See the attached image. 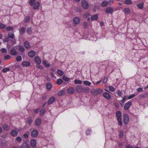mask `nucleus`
<instances>
[{
	"mask_svg": "<svg viewBox=\"0 0 148 148\" xmlns=\"http://www.w3.org/2000/svg\"><path fill=\"white\" fill-rule=\"evenodd\" d=\"M8 37L11 38L10 42L12 45H13L16 42V40L15 39V35L14 33L12 32H9L8 34Z\"/></svg>",
	"mask_w": 148,
	"mask_h": 148,
	"instance_id": "1",
	"label": "nucleus"
},
{
	"mask_svg": "<svg viewBox=\"0 0 148 148\" xmlns=\"http://www.w3.org/2000/svg\"><path fill=\"white\" fill-rule=\"evenodd\" d=\"M17 46L13 47L11 49L10 51V54L12 56H16L18 54L17 51Z\"/></svg>",
	"mask_w": 148,
	"mask_h": 148,
	"instance_id": "2",
	"label": "nucleus"
},
{
	"mask_svg": "<svg viewBox=\"0 0 148 148\" xmlns=\"http://www.w3.org/2000/svg\"><path fill=\"white\" fill-rule=\"evenodd\" d=\"M73 25L74 26L79 24L80 21V19L77 17L76 16L73 18Z\"/></svg>",
	"mask_w": 148,
	"mask_h": 148,
	"instance_id": "3",
	"label": "nucleus"
},
{
	"mask_svg": "<svg viewBox=\"0 0 148 148\" xmlns=\"http://www.w3.org/2000/svg\"><path fill=\"white\" fill-rule=\"evenodd\" d=\"M129 116L127 114H125L123 115V121L125 124L128 123L129 121Z\"/></svg>",
	"mask_w": 148,
	"mask_h": 148,
	"instance_id": "4",
	"label": "nucleus"
},
{
	"mask_svg": "<svg viewBox=\"0 0 148 148\" xmlns=\"http://www.w3.org/2000/svg\"><path fill=\"white\" fill-rule=\"evenodd\" d=\"M82 6L85 9H87L88 8V4L87 2L83 0L81 2Z\"/></svg>",
	"mask_w": 148,
	"mask_h": 148,
	"instance_id": "5",
	"label": "nucleus"
},
{
	"mask_svg": "<svg viewBox=\"0 0 148 148\" xmlns=\"http://www.w3.org/2000/svg\"><path fill=\"white\" fill-rule=\"evenodd\" d=\"M113 11V9L110 7L107 8L106 10V13L107 14H112Z\"/></svg>",
	"mask_w": 148,
	"mask_h": 148,
	"instance_id": "6",
	"label": "nucleus"
},
{
	"mask_svg": "<svg viewBox=\"0 0 148 148\" xmlns=\"http://www.w3.org/2000/svg\"><path fill=\"white\" fill-rule=\"evenodd\" d=\"M76 91L78 92H82L83 91V89L82 86L79 85H77L76 86Z\"/></svg>",
	"mask_w": 148,
	"mask_h": 148,
	"instance_id": "7",
	"label": "nucleus"
},
{
	"mask_svg": "<svg viewBox=\"0 0 148 148\" xmlns=\"http://www.w3.org/2000/svg\"><path fill=\"white\" fill-rule=\"evenodd\" d=\"M34 60L35 63L38 64H40L41 63V60L38 56H35L34 58Z\"/></svg>",
	"mask_w": 148,
	"mask_h": 148,
	"instance_id": "8",
	"label": "nucleus"
},
{
	"mask_svg": "<svg viewBox=\"0 0 148 148\" xmlns=\"http://www.w3.org/2000/svg\"><path fill=\"white\" fill-rule=\"evenodd\" d=\"M31 136L33 137H36L38 135V132L36 130H34L31 132Z\"/></svg>",
	"mask_w": 148,
	"mask_h": 148,
	"instance_id": "9",
	"label": "nucleus"
},
{
	"mask_svg": "<svg viewBox=\"0 0 148 148\" xmlns=\"http://www.w3.org/2000/svg\"><path fill=\"white\" fill-rule=\"evenodd\" d=\"M132 103L131 102L128 101L126 103L124 106V108L125 110H128L130 106L132 105Z\"/></svg>",
	"mask_w": 148,
	"mask_h": 148,
	"instance_id": "10",
	"label": "nucleus"
},
{
	"mask_svg": "<svg viewBox=\"0 0 148 148\" xmlns=\"http://www.w3.org/2000/svg\"><path fill=\"white\" fill-rule=\"evenodd\" d=\"M43 65L45 67L49 68L51 66V64L48 63V61L46 60H44L42 61Z\"/></svg>",
	"mask_w": 148,
	"mask_h": 148,
	"instance_id": "11",
	"label": "nucleus"
},
{
	"mask_svg": "<svg viewBox=\"0 0 148 148\" xmlns=\"http://www.w3.org/2000/svg\"><path fill=\"white\" fill-rule=\"evenodd\" d=\"M55 100V98L54 97H51L49 99L48 104L49 105H50L52 104Z\"/></svg>",
	"mask_w": 148,
	"mask_h": 148,
	"instance_id": "12",
	"label": "nucleus"
},
{
	"mask_svg": "<svg viewBox=\"0 0 148 148\" xmlns=\"http://www.w3.org/2000/svg\"><path fill=\"white\" fill-rule=\"evenodd\" d=\"M103 96L104 98L107 99H110L111 97L110 94L106 92L103 93Z\"/></svg>",
	"mask_w": 148,
	"mask_h": 148,
	"instance_id": "13",
	"label": "nucleus"
},
{
	"mask_svg": "<svg viewBox=\"0 0 148 148\" xmlns=\"http://www.w3.org/2000/svg\"><path fill=\"white\" fill-rule=\"evenodd\" d=\"M68 93L70 94H73L75 92V90L74 88L72 87L69 88L67 89Z\"/></svg>",
	"mask_w": 148,
	"mask_h": 148,
	"instance_id": "14",
	"label": "nucleus"
},
{
	"mask_svg": "<svg viewBox=\"0 0 148 148\" xmlns=\"http://www.w3.org/2000/svg\"><path fill=\"white\" fill-rule=\"evenodd\" d=\"M22 65L24 67H27L30 66L31 65L30 63L27 61L23 62L22 64Z\"/></svg>",
	"mask_w": 148,
	"mask_h": 148,
	"instance_id": "15",
	"label": "nucleus"
},
{
	"mask_svg": "<svg viewBox=\"0 0 148 148\" xmlns=\"http://www.w3.org/2000/svg\"><path fill=\"white\" fill-rule=\"evenodd\" d=\"M30 145L32 147H35L36 145V140L35 139H32L30 141Z\"/></svg>",
	"mask_w": 148,
	"mask_h": 148,
	"instance_id": "16",
	"label": "nucleus"
},
{
	"mask_svg": "<svg viewBox=\"0 0 148 148\" xmlns=\"http://www.w3.org/2000/svg\"><path fill=\"white\" fill-rule=\"evenodd\" d=\"M33 8L34 10H36L38 9L40 6V3L38 2H36L34 3L33 5Z\"/></svg>",
	"mask_w": 148,
	"mask_h": 148,
	"instance_id": "17",
	"label": "nucleus"
},
{
	"mask_svg": "<svg viewBox=\"0 0 148 148\" xmlns=\"http://www.w3.org/2000/svg\"><path fill=\"white\" fill-rule=\"evenodd\" d=\"M35 55V52L34 51L32 50L29 51L28 53V55L31 58L33 57Z\"/></svg>",
	"mask_w": 148,
	"mask_h": 148,
	"instance_id": "18",
	"label": "nucleus"
},
{
	"mask_svg": "<svg viewBox=\"0 0 148 148\" xmlns=\"http://www.w3.org/2000/svg\"><path fill=\"white\" fill-rule=\"evenodd\" d=\"M41 122V120L40 118H38L36 119L35 121L36 125L37 126L40 125Z\"/></svg>",
	"mask_w": 148,
	"mask_h": 148,
	"instance_id": "19",
	"label": "nucleus"
},
{
	"mask_svg": "<svg viewBox=\"0 0 148 148\" xmlns=\"http://www.w3.org/2000/svg\"><path fill=\"white\" fill-rule=\"evenodd\" d=\"M10 134L12 136H16L18 134V132L16 130H12L11 131Z\"/></svg>",
	"mask_w": 148,
	"mask_h": 148,
	"instance_id": "20",
	"label": "nucleus"
},
{
	"mask_svg": "<svg viewBox=\"0 0 148 148\" xmlns=\"http://www.w3.org/2000/svg\"><path fill=\"white\" fill-rule=\"evenodd\" d=\"M19 33L21 34H24L25 32V29L23 27H21L19 29Z\"/></svg>",
	"mask_w": 148,
	"mask_h": 148,
	"instance_id": "21",
	"label": "nucleus"
},
{
	"mask_svg": "<svg viewBox=\"0 0 148 148\" xmlns=\"http://www.w3.org/2000/svg\"><path fill=\"white\" fill-rule=\"evenodd\" d=\"M95 92L99 94H101L103 92V90L101 88H97L95 90Z\"/></svg>",
	"mask_w": 148,
	"mask_h": 148,
	"instance_id": "22",
	"label": "nucleus"
},
{
	"mask_svg": "<svg viewBox=\"0 0 148 148\" xmlns=\"http://www.w3.org/2000/svg\"><path fill=\"white\" fill-rule=\"evenodd\" d=\"M98 18V16L96 14H94L91 16V19L92 21L97 20Z\"/></svg>",
	"mask_w": 148,
	"mask_h": 148,
	"instance_id": "23",
	"label": "nucleus"
},
{
	"mask_svg": "<svg viewBox=\"0 0 148 148\" xmlns=\"http://www.w3.org/2000/svg\"><path fill=\"white\" fill-rule=\"evenodd\" d=\"M24 45L25 47L27 49H29L30 48V46L29 43L28 42L26 41L24 42Z\"/></svg>",
	"mask_w": 148,
	"mask_h": 148,
	"instance_id": "24",
	"label": "nucleus"
},
{
	"mask_svg": "<svg viewBox=\"0 0 148 148\" xmlns=\"http://www.w3.org/2000/svg\"><path fill=\"white\" fill-rule=\"evenodd\" d=\"M116 116L117 118H121V112L120 111H118L116 113Z\"/></svg>",
	"mask_w": 148,
	"mask_h": 148,
	"instance_id": "25",
	"label": "nucleus"
},
{
	"mask_svg": "<svg viewBox=\"0 0 148 148\" xmlns=\"http://www.w3.org/2000/svg\"><path fill=\"white\" fill-rule=\"evenodd\" d=\"M123 11L125 13L127 14H129L130 12V10L128 8H125Z\"/></svg>",
	"mask_w": 148,
	"mask_h": 148,
	"instance_id": "26",
	"label": "nucleus"
},
{
	"mask_svg": "<svg viewBox=\"0 0 148 148\" xmlns=\"http://www.w3.org/2000/svg\"><path fill=\"white\" fill-rule=\"evenodd\" d=\"M64 94V91L62 90H60L57 93L58 95L59 96L62 95Z\"/></svg>",
	"mask_w": 148,
	"mask_h": 148,
	"instance_id": "27",
	"label": "nucleus"
},
{
	"mask_svg": "<svg viewBox=\"0 0 148 148\" xmlns=\"http://www.w3.org/2000/svg\"><path fill=\"white\" fill-rule=\"evenodd\" d=\"M46 86L48 90H50L52 88L51 85L49 83H47L46 84Z\"/></svg>",
	"mask_w": 148,
	"mask_h": 148,
	"instance_id": "28",
	"label": "nucleus"
},
{
	"mask_svg": "<svg viewBox=\"0 0 148 148\" xmlns=\"http://www.w3.org/2000/svg\"><path fill=\"white\" fill-rule=\"evenodd\" d=\"M6 30L7 31H13L14 30V28L11 26H8L6 27Z\"/></svg>",
	"mask_w": 148,
	"mask_h": 148,
	"instance_id": "29",
	"label": "nucleus"
},
{
	"mask_svg": "<svg viewBox=\"0 0 148 148\" xmlns=\"http://www.w3.org/2000/svg\"><path fill=\"white\" fill-rule=\"evenodd\" d=\"M144 3L143 2H141L140 3L138 4L137 6L138 8L142 9L143 8Z\"/></svg>",
	"mask_w": 148,
	"mask_h": 148,
	"instance_id": "30",
	"label": "nucleus"
},
{
	"mask_svg": "<svg viewBox=\"0 0 148 148\" xmlns=\"http://www.w3.org/2000/svg\"><path fill=\"white\" fill-rule=\"evenodd\" d=\"M62 79L64 81L66 82L69 81L70 79L69 78L65 75H64L62 76Z\"/></svg>",
	"mask_w": 148,
	"mask_h": 148,
	"instance_id": "31",
	"label": "nucleus"
},
{
	"mask_svg": "<svg viewBox=\"0 0 148 148\" xmlns=\"http://www.w3.org/2000/svg\"><path fill=\"white\" fill-rule=\"evenodd\" d=\"M83 83L86 86H89L91 84V83L88 81H83Z\"/></svg>",
	"mask_w": 148,
	"mask_h": 148,
	"instance_id": "32",
	"label": "nucleus"
},
{
	"mask_svg": "<svg viewBox=\"0 0 148 148\" xmlns=\"http://www.w3.org/2000/svg\"><path fill=\"white\" fill-rule=\"evenodd\" d=\"M56 82L58 85H60L63 82V80L62 79H59L57 80Z\"/></svg>",
	"mask_w": 148,
	"mask_h": 148,
	"instance_id": "33",
	"label": "nucleus"
},
{
	"mask_svg": "<svg viewBox=\"0 0 148 148\" xmlns=\"http://www.w3.org/2000/svg\"><path fill=\"white\" fill-rule=\"evenodd\" d=\"M89 88L88 87H86L83 89V91L85 93H87L89 92Z\"/></svg>",
	"mask_w": 148,
	"mask_h": 148,
	"instance_id": "34",
	"label": "nucleus"
},
{
	"mask_svg": "<svg viewBox=\"0 0 148 148\" xmlns=\"http://www.w3.org/2000/svg\"><path fill=\"white\" fill-rule=\"evenodd\" d=\"M74 82L75 84H80L82 83V82L79 79H75Z\"/></svg>",
	"mask_w": 148,
	"mask_h": 148,
	"instance_id": "35",
	"label": "nucleus"
},
{
	"mask_svg": "<svg viewBox=\"0 0 148 148\" xmlns=\"http://www.w3.org/2000/svg\"><path fill=\"white\" fill-rule=\"evenodd\" d=\"M27 121L28 124L29 125H30L33 121L31 118L30 117L28 118H27Z\"/></svg>",
	"mask_w": 148,
	"mask_h": 148,
	"instance_id": "36",
	"label": "nucleus"
},
{
	"mask_svg": "<svg viewBox=\"0 0 148 148\" xmlns=\"http://www.w3.org/2000/svg\"><path fill=\"white\" fill-rule=\"evenodd\" d=\"M57 73L60 76H62L64 74L63 72L61 70L58 69L57 71Z\"/></svg>",
	"mask_w": 148,
	"mask_h": 148,
	"instance_id": "37",
	"label": "nucleus"
},
{
	"mask_svg": "<svg viewBox=\"0 0 148 148\" xmlns=\"http://www.w3.org/2000/svg\"><path fill=\"white\" fill-rule=\"evenodd\" d=\"M108 4V2L106 1H103L101 3V6L103 7H106Z\"/></svg>",
	"mask_w": 148,
	"mask_h": 148,
	"instance_id": "38",
	"label": "nucleus"
},
{
	"mask_svg": "<svg viewBox=\"0 0 148 148\" xmlns=\"http://www.w3.org/2000/svg\"><path fill=\"white\" fill-rule=\"evenodd\" d=\"M18 49L19 51L21 52H23L25 51V48L23 46H19L18 47Z\"/></svg>",
	"mask_w": 148,
	"mask_h": 148,
	"instance_id": "39",
	"label": "nucleus"
},
{
	"mask_svg": "<svg viewBox=\"0 0 148 148\" xmlns=\"http://www.w3.org/2000/svg\"><path fill=\"white\" fill-rule=\"evenodd\" d=\"M107 81V78L106 77H104L103 79V81L102 83V85L103 86H105L106 83Z\"/></svg>",
	"mask_w": 148,
	"mask_h": 148,
	"instance_id": "40",
	"label": "nucleus"
},
{
	"mask_svg": "<svg viewBox=\"0 0 148 148\" xmlns=\"http://www.w3.org/2000/svg\"><path fill=\"white\" fill-rule=\"evenodd\" d=\"M27 32L29 35H31L32 34V29L31 27H30L28 28L27 30Z\"/></svg>",
	"mask_w": 148,
	"mask_h": 148,
	"instance_id": "41",
	"label": "nucleus"
},
{
	"mask_svg": "<svg viewBox=\"0 0 148 148\" xmlns=\"http://www.w3.org/2000/svg\"><path fill=\"white\" fill-rule=\"evenodd\" d=\"M125 3L127 5H130L132 3V1L131 0H126L125 1Z\"/></svg>",
	"mask_w": 148,
	"mask_h": 148,
	"instance_id": "42",
	"label": "nucleus"
},
{
	"mask_svg": "<svg viewBox=\"0 0 148 148\" xmlns=\"http://www.w3.org/2000/svg\"><path fill=\"white\" fill-rule=\"evenodd\" d=\"M22 57L21 56H18L16 58V60L17 62H19L22 60Z\"/></svg>",
	"mask_w": 148,
	"mask_h": 148,
	"instance_id": "43",
	"label": "nucleus"
},
{
	"mask_svg": "<svg viewBox=\"0 0 148 148\" xmlns=\"http://www.w3.org/2000/svg\"><path fill=\"white\" fill-rule=\"evenodd\" d=\"M6 27V25L2 23H0V29H3L5 28Z\"/></svg>",
	"mask_w": 148,
	"mask_h": 148,
	"instance_id": "44",
	"label": "nucleus"
},
{
	"mask_svg": "<svg viewBox=\"0 0 148 148\" xmlns=\"http://www.w3.org/2000/svg\"><path fill=\"white\" fill-rule=\"evenodd\" d=\"M109 90L111 92H114L115 90L114 88L112 86H110L108 87Z\"/></svg>",
	"mask_w": 148,
	"mask_h": 148,
	"instance_id": "45",
	"label": "nucleus"
},
{
	"mask_svg": "<svg viewBox=\"0 0 148 148\" xmlns=\"http://www.w3.org/2000/svg\"><path fill=\"white\" fill-rule=\"evenodd\" d=\"M30 19V17L29 16H27L25 19V21L26 23L28 22Z\"/></svg>",
	"mask_w": 148,
	"mask_h": 148,
	"instance_id": "46",
	"label": "nucleus"
},
{
	"mask_svg": "<svg viewBox=\"0 0 148 148\" xmlns=\"http://www.w3.org/2000/svg\"><path fill=\"white\" fill-rule=\"evenodd\" d=\"M117 120L118 122V124L119 125H122V122L121 121V118H117Z\"/></svg>",
	"mask_w": 148,
	"mask_h": 148,
	"instance_id": "47",
	"label": "nucleus"
},
{
	"mask_svg": "<svg viewBox=\"0 0 148 148\" xmlns=\"http://www.w3.org/2000/svg\"><path fill=\"white\" fill-rule=\"evenodd\" d=\"M3 127L5 130H8L9 129V127L6 124L3 125Z\"/></svg>",
	"mask_w": 148,
	"mask_h": 148,
	"instance_id": "48",
	"label": "nucleus"
},
{
	"mask_svg": "<svg viewBox=\"0 0 148 148\" xmlns=\"http://www.w3.org/2000/svg\"><path fill=\"white\" fill-rule=\"evenodd\" d=\"M119 136L121 138H123L124 136L123 132V131H121L119 134Z\"/></svg>",
	"mask_w": 148,
	"mask_h": 148,
	"instance_id": "49",
	"label": "nucleus"
},
{
	"mask_svg": "<svg viewBox=\"0 0 148 148\" xmlns=\"http://www.w3.org/2000/svg\"><path fill=\"white\" fill-rule=\"evenodd\" d=\"M10 71V69L8 68H6L3 69L2 70V71L4 73H6L7 71Z\"/></svg>",
	"mask_w": 148,
	"mask_h": 148,
	"instance_id": "50",
	"label": "nucleus"
},
{
	"mask_svg": "<svg viewBox=\"0 0 148 148\" xmlns=\"http://www.w3.org/2000/svg\"><path fill=\"white\" fill-rule=\"evenodd\" d=\"M35 2V0H30L29 2L30 5L32 6Z\"/></svg>",
	"mask_w": 148,
	"mask_h": 148,
	"instance_id": "51",
	"label": "nucleus"
},
{
	"mask_svg": "<svg viewBox=\"0 0 148 148\" xmlns=\"http://www.w3.org/2000/svg\"><path fill=\"white\" fill-rule=\"evenodd\" d=\"M116 92L118 95L119 96H121L122 94V93L119 90H117Z\"/></svg>",
	"mask_w": 148,
	"mask_h": 148,
	"instance_id": "52",
	"label": "nucleus"
},
{
	"mask_svg": "<svg viewBox=\"0 0 148 148\" xmlns=\"http://www.w3.org/2000/svg\"><path fill=\"white\" fill-rule=\"evenodd\" d=\"M6 142V141L5 140H2L1 141L0 143L2 145L4 146L5 145Z\"/></svg>",
	"mask_w": 148,
	"mask_h": 148,
	"instance_id": "53",
	"label": "nucleus"
},
{
	"mask_svg": "<svg viewBox=\"0 0 148 148\" xmlns=\"http://www.w3.org/2000/svg\"><path fill=\"white\" fill-rule=\"evenodd\" d=\"M83 26L85 28H86L88 26V23L86 21L84 22L83 24Z\"/></svg>",
	"mask_w": 148,
	"mask_h": 148,
	"instance_id": "54",
	"label": "nucleus"
},
{
	"mask_svg": "<svg viewBox=\"0 0 148 148\" xmlns=\"http://www.w3.org/2000/svg\"><path fill=\"white\" fill-rule=\"evenodd\" d=\"M10 58V56L9 55H7L4 57V59L5 60H8Z\"/></svg>",
	"mask_w": 148,
	"mask_h": 148,
	"instance_id": "55",
	"label": "nucleus"
},
{
	"mask_svg": "<svg viewBox=\"0 0 148 148\" xmlns=\"http://www.w3.org/2000/svg\"><path fill=\"white\" fill-rule=\"evenodd\" d=\"M45 112V110L44 109L41 110L40 111V113L41 115H43L44 114Z\"/></svg>",
	"mask_w": 148,
	"mask_h": 148,
	"instance_id": "56",
	"label": "nucleus"
},
{
	"mask_svg": "<svg viewBox=\"0 0 148 148\" xmlns=\"http://www.w3.org/2000/svg\"><path fill=\"white\" fill-rule=\"evenodd\" d=\"M36 66L37 68L40 69H42L43 68V66L40 65V64H38V65H37Z\"/></svg>",
	"mask_w": 148,
	"mask_h": 148,
	"instance_id": "57",
	"label": "nucleus"
},
{
	"mask_svg": "<svg viewBox=\"0 0 148 148\" xmlns=\"http://www.w3.org/2000/svg\"><path fill=\"white\" fill-rule=\"evenodd\" d=\"M135 96L134 94H132V95L129 96L128 97V99H130L134 97Z\"/></svg>",
	"mask_w": 148,
	"mask_h": 148,
	"instance_id": "58",
	"label": "nucleus"
},
{
	"mask_svg": "<svg viewBox=\"0 0 148 148\" xmlns=\"http://www.w3.org/2000/svg\"><path fill=\"white\" fill-rule=\"evenodd\" d=\"M4 41L5 42H8L10 41V38L8 37H7L4 39Z\"/></svg>",
	"mask_w": 148,
	"mask_h": 148,
	"instance_id": "59",
	"label": "nucleus"
},
{
	"mask_svg": "<svg viewBox=\"0 0 148 148\" xmlns=\"http://www.w3.org/2000/svg\"><path fill=\"white\" fill-rule=\"evenodd\" d=\"M25 144L26 143H23V144L19 148H24L25 147Z\"/></svg>",
	"mask_w": 148,
	"mask_h": 148,
	"instance_id": "60",
	"label": "nucleus"
},
{
	"mask_svg": "<svg viewBox=\"0 0 148 148\" xmlns=\"http://www.w3.org/2000/svg\"><path fill=\"white\" fill-rule=\"evenodd\" d=\"M127 96H125L124 97L122 100H121V102L124 103L126 99Z\"/></svg>",
	"mask_w": 148,
	"mask_h": 148,
	"instance_id": "61",
	"label": "nucleus"
},
{
	"mask_svg": "<svg viewBox=\"0 0 148 148\" xmlns=\"http://www.w3.org/2000/svg\"><path fill=\"white\" fill-rule=\"evenodd\" d=\"M90 15V14L88 12H86L84 14V16L86 17H88Z\"/></svg>",
	"mask_w": 148,
	"mask_h": 148,
	"instance_id": "62",
	"label": "nucleus"
},
{
	"mask_svg": "<svg viewBox=\"0 0 148 148\" xmlns=\"http://www.w3.org/2000/svg\"><path fill=\"white\" fill-rule=\"evenodd\" d=\"M90 132H91V130H88L86 131V135H89L90 134Z\"/></svg>",
	"mask_w": 148,
	"mask_h": 148,
	"instance_id": "63",
	"label": "nucleus"
},
{
	"mask_svg": "<svg viewBox=\"0 0 148 148\" xmlns=\"http://www.w3.org/2000/svg\"><path fill=\"white\" fill-rule=\"evenodd\" d=\"M134 147L130 145H128L126 146V148H134Z\"/></svg>",
	"mask_w": 148,
	"mask_h": 148,
	"instance_id": "64",
	"label": "nucleus"
}]
</instances>
